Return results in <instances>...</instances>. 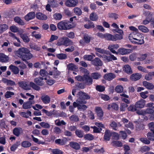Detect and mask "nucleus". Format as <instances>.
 Segmentation results:
<instances>
[{"instance_id": "1", "label": "nucleus", "mask_w": 154, "mask_h": 154, "mask_svg": "<svg viewBox=\"0 0 154 154\" xmlns=\"http://www.w3.org/2000/svg\"><path fill=\"white\" fill-rule=\"evenodd\" d=\"M57 27L60 30H68L74 27L69 22L66 21H61L57 24Z\"/></svg>"}, {"instance_id": "2", "label": "nucleus", "mask_w": 154, "mask_h": 154, "mask_svg": "<svg viewBox=\"0 0 154 154\" xmlns=\"http://www.w3.org/2000/svg\"><path fill=\"white\" fill-rule=\"evenodd\" d=\"M71 43L70 41L67 38L63 37L58 39L57 45L58 46L64 45L67 46L70 45Z\"/></svg>"}, {"instance_id": "3", "label": "nucleus", "mask_w": 154, "mask_h": 154, "mask_svg": "<svg viewBox=\"0 0 154 154\" xmlns=\"http://www.w3.org/2000/svg\"><path fill=\"white\" fill-rule=\"evenodd\" d=\"M28 49L26 48L22 47L19 48L18 50L14 52L15 55L21 59L27 53Z\"/></svg>"}, {"instance_id": "4", "label": "nucleus", "mask_w": 154, "mask_h": 154, "mask_svg": "<svg viewBox=\"0 0 154 154\" xmlns=\"http://www.w3.org/2000/svg\"><path fill=\"white\" fill-rule=\"evenodd\" d=\"M143 15L146 17V19L143 21V24L144 25H146L148 24L151 20V17L152 14L149 11H144L143 13Z\"/></svg>"}, {"instance_id": "5", "label": "nucleus", "mask_w": 154, "mask_h": 154, "mask_svg": "<svg viewBox=\"0 0 154 154\" xmlns=\"http://www.w3.org/2000/svg\"><path fill=\"white\" fill-rule=\"evenodd\" d=\"M9 36L12 38L13 41V44L17 47H20V46L21 42L19 38L17 37L15 34L9 32Z\"/></svg>"}, {"instance_id": "6", "label": "nucleus", "mask_w": 154, "mask_h": 154, "mask_svg": "<svg viewBox=\"0 0 154 154\" xmlns=\"http://www.w3.org/2000/svg\"><path fill=\"white\" fill-rule=\"evenodd\" d=\"M95 51L96 55L100 57H102V55L100 54H108V52L107 51L100 48H95Z\"/></svg>"}, {"instance_id": "7", "label": "nucleus", "mask_w": 154, "mask_h": 154, "mask_svg": "<svg viewBox=\"0 0 154 154\" xmlns=\"http://www.w3.org/2000/svg\"><path fill=\"white\" fill-rule=\"evenodd\" d=\"M78 0H67L65 3V5L68 7H75L78 3Z\"/></svg>"}, {"instance_id": "8", "label": "nucleus", "mask_w": 154, "mask_h": 154, "mask_svg": "<svg viewBox=\"0 0 154 154\" xmlns=\"http://www.w3.org/2000/svg\"><path fill=\"white\" fill-rule=\"evenodd\" d=\"M60 72L57 70L56 67H54V69L49 72L48 75H53L55 78H57L58 76L60 75Z\"/></svg>"}, {"instance_id": "9", "label": "nucleus", "mask_w": 154, "mask_h": 154, "mask_svg": "<svg viewBox=\"0 0 154 154\" xmlns=\"http://www.w3.org/2000/svg\"><path fill=\"white\" fill-rule=\"evenodd\" d=\"M131 52V50L122 48H119L118 50L117 54H119L121 55H124L128 54Z\"/></svg>"}, {"instance_id": "10", "label": "nucleus", "mask_w": 154, "mask_h": 154, "mask_svg": "<svg viewBox=\"0 0 154 154\" xmlns=\"http://www.w3.org/2000/svg\"><path fill=\"white\" fill-rule=\"evenodd\" d=\"M145 103L146 101L141 99L136 103L135 106L137 108H143L145 106Z\"/></svg>"}, {"instance_id": "11", "label": "nucleus", "mask_w": 154, "mask_h": 154, "mask_svg": "<svg viewBox=\"0 0 154 154\" xmlns=\"http://www.w3.org/2000/svg\"><path fill=\"white\" fill-rule=\"evenodd\" d=\"M119 47L118 44H111L109 45L108 47V49L113 54H117V52L115 50L117 49Z\"/></svg>"}, {"instance_id": "12", "label": "nucleus", "mask_w": 154, "mask_h": 154, "mask_svg": "<svg viewBox=\"0 0 154 154\" xmlns=\"http://www.w3.org/2000/svg\"><path fill=\"white\" fill-rule=\"evenodd\" d=\"M91 37L87 34H85L84 35L83 40H81L80 41V43L81 45H84L85 43H89L91 39Z\"/></svg>"}, {"instance_id": "13", "label": "nucleus", "mask_w": 154, "mask_h": 154, "mask_svg": "<svg viewBox=\"0 0 154 154\" xmlns=\"http://www.w3.org/2000/svg\"><path fill=\"white\" fill-rule=\"evenodd\" d=\"M78 95L79 96V99H80L82 100L89 99L90 98V96L86 93L82 91H79L78 93Z\"/></svg>"}, {"instance_id": "14", "label": "nucleus", "mask_w": 154, "mask_h": 154, "mask_svg": "<svg viewBox=\"0 0 154 154\" xmlns=\"http://www.w3.org/2000/svg\"><path fill=\"white\" fill-rule=\"evenodd\" d=\"M34 101H28L26 102H24L22 106L23 108L25 109H29L31 108L32 105L34 104Z\"/></svg>"}, {"instance_id": "15", "label": "nucleus", "mask_w": 154, "mask_h": 154, "mask_svg": "<svg viewBox=\"0 0 154 154\" xmlns=\"http://www.w3.org/2000/svg\"><path fill=\"white\" fill-rule=\"evenodd\" d=\"M18 84L20 87L25 90H29L30 89V86L26 82H19L18 83Z\"/></svg>"}, {"instance_id": "16", "label": "nucleus", "mask_w": 154, "mask_h": 154, "mask_svg": "<svg viewBox=\"0 0 154 154\" xmlns=\"http://www.w3.org/2000/svg\"><path fill=\"white\" fill-rule=\"evenodd\" d=\"M92 63L95 66H101L103 62L98 57L95 58L92 61Z\"/></svg>"}, {"instance_id": "17", "label": "nucleus", "mask_w": 154, "mask_h": 154, "mask_svg": "<svg viewBox=\"0 0 154 154\" xmlns=\"http://www.w3.org/2000/svg\"><path fill=\"white\" fill-rule=\"evenodd\" d=\"M143 85L148 90H152L154 88V85L150 82L145 81L143 82Z\"/></svg>"}, {"instance_id": "18", "label": "nucleus", "mask_w": 154, "mask_h": 154, "mask_svg": "<svg viewBox=\"0 0 154 154\" xmlns=\"http://www.w3.org/2000/svg\"><path fill=\"white\" fill-rule=\"evenodd\" d=\"M143 38V36L135 38V39L133 41L132 43L138 45H141L144 43Z\"/></svg>"}, {"instance_id": "19", "label": "nucleus", "mask_w": 154, "mask_h": 154, "mask_svg": "<svg viewBox=\"0 0 154 154\" xmlns=\"http://www.w3.org/2000/svg\"><path fill=\"white\" fill-rule=\"evenodd\" d=\"M86 103V101L84 100H82L80 99H78L76 100V102H74L73 103V106L74 108L77 107L79 106L80 104H85Z\"/></svg>"}, {"instance_id": "20", "label": "nucleus", "mask_w": 154, "mask_h": 154, "mask_svg": "<svg viewBox=\"0 0 154 154\" xmlns=\"http://www.w3.org/2000/svg\"><path fill=\"white\" fill-rule=\"evenodd\" d=\"M142 77L141 75L139 73L132 74L130 76V79L133 81H136L140 79Z\"/></svg>"}, {"instance_id": "21", "label": "nucleus", "mask_w": 154, "mask_h": 154, "mask_svg": "<svg viewBox=\"0 0 154 154\" xmlns=\"http://www.w3.org/2000/svg\"><path fill=\"white\" fill-rule=\"evenodd\" d=\"M95 112L97 113L98 119H101L103 114V111L101 108L100 107H96L95 108Z\"/></svg>"}, {"instance_id": "22", "label": "nucleus", "mask_w": 154, "mask_h": 154, "mask_svg": "<svg viewBox=\"0 0 154 154\" xmlns=\"http://www.w3.org/2000/svg\"><path fill=\"white\" fill-rule=\"evenodd\" d=\"M23 132L22 128L20 127L15 128L14 129L13 131V134L17 137H18Z\"/></svg>"}, {"instance_id": "23", "label": "nucleus", "mask_w": 154, "mask_h": 154, "mask_svg": "<svg viewBox=\"0 0 154 154\" xmlns=\"http://www.w3.org/2000/svg\"><path fill=\"white\" fill-rule=\"evenodd\" d=\"M9 60V58L8 56L2 53H0V62L7 63L8 61Z\"/></svg>"}, {"instance_id": "24", "label": "nucleus", "mask_w": 154, "mask_h": 154, "mask_svg": "<svg viewBox=\"0 0 154 154\" xmlns=\"http://www.w3.org/2000/svg\"><path fill=\"white\" fill-rule=\"evenodd\" d=\"M33 57L32 55L30 53L28 49L27 53H26V54L24 55L22 60L23 61H26L27 60L31 59Z\"/></svg>"}, {"instance_id": "25", "label": "nucleus", "mask_w": 154, "mask_h": 154, "mask_svg": "<svg viewBox=\"0 0 154 154\" xmlns=\"http://www.w3.org/2000/svg\"><path fill=\"white\" fill-rule=\"evenodd\" d=\"M41 98L43 102L45 104L49 103L51 101L50 98L47 95L42 96Z\"/></svg>"}, {"instance_id": "26", "label": "nucleus", "mask_w": 154, "mask_h": 154, "mask_svg": "<svg viewBox=\"0 0 154 154\" xmlns=\"http://www.w3.org/2000/svg\"><path fill=\"white\" fill-rule=\"evenodd\" d=\"M115 77L116 75L111 73L106 74L104 76V78L105 79L109 81L112 80Z\"/></svg>"}, {"instance_id": "27", "label": "nucleus", "mask_w": 154, "mask_h": 154, "mask_svg": "<svg viewBox=\"0 0 154 154\" xmlns=\"http://www.w3.org/2000/svg\"><path fill=\"white\" fill-rule=\"evenodd\" d=\"M35 16V14L34 12H30L25 17V20L26 21H29L33 19Z\"/></svg>"}, {"instance_id": "28", "label": "nucleus", "mask_w": 154, "mask_h": 154, "mask_svg": "<svg viewBox=\"0 0 154 154\" xmlns=\"http://www.w3.org/2000/svg\"><path fill=\"white\" fill-rule=\"evenodd\" d=\"M43 80V78L42 77H39L35 79L34 81L38 85L40 86H42L44 84Z\"/></svg>"}, {"instance_id": "29", "label": "nucleus", "mask_w": 154, "mask_h": 154, "mask_svg": "<svg viewBox=\"0 0 154 154\" xmlns=\"http://www.w3.org/2000/svg\"><path fill=\"white\" fill-rule=\"evenodd\" d=\"M9 68L14 74H17L19 72L18 68L15 66L11 65L9 66Z\"/></svg>"}, {"instance_id": "30", "label": "nucleus", "mask_w": 154, "mask_h": 154, "mask_svg": "<svg viewBox=\"0 0 154 154\" xmlns=\"http://www.w3.org/2000/svg\"><path fill=\"white\" fill-rule=\"evenodd\" d=\"M36 18L39 20H45L47 19L46 15L40 12L36 13Z\"/></svg>"}, {"instance_id": "31", "label": "nucleus", "mask_w": 154, "mask_h": 154, "mask_svg": "<svg viewBox=\"0 0 154 154\" xmlns=\"http://www.w3.org/2000/svg\"><path fill=\"white\" fill-rule=\"evenodd\" d=\"M112 133L110 131L107 130H106L104 135V139L106 141H109L110 137L112 136Z\"/></svg>"}, {"instance_id": "32", "label": "nucleus", "mask_w": 154, "mask_h": 154, "mask_svg": "<svg viewBox=\"0 0 154 154\" xmlns=\"http://www.w3.org/2000/svg\"><path fill=\"white\" fill-rule=\"evenodd\" d=\"M119 109L118 105L115 103H113L108 105L107 109L108 110H117Z\"/></svg>"}, {"instance_id": "33", "label": "nucleus", "mask_w": 154, "mask_h": 154, "mask_svg": "<svg viewBox=\"0 0 154 154\" xmlns=\"http://www.w3.org/2000/svg\"><path fill=\"white\" fill-rule=\"evenodd\" d=\"M2 81L4 83L8 85L12 86L15 85L14 82L11 80H8L6 78H3Z\"/></svg>"}, {"instance_id": "34", "label": "nucleus", "mask_w": 154, "mask_h": 154, "mask_svg": "<svg viewBox=\"0 0 154 154\" xmlns=\"http://www.w3.org/2000/svg\"><path fill=\"white\" fill-rule=\"evenodd\" d=\"M123 70L125 72L127 73H132V70L130 66L128 65H126L124 66Z\"/></svg>"}, {"instance_id": "35", "label": "nucleus", "mask_w": 154, "mask_h": 154, "mask_svg": "<svg viewBox=\"0 0 154 154\" xmlns=\"http://www.w3.org/2000/svg\"><path fill=\"white\" fill-rule=\"evenodd\" d=\"M31 137L32 138L33 141L35 143L39 144H42V145H44L45 144V143L44 141L39 140L38 138L34 137L33 135H31Z\"/></svg>"}, {"instance_id": "36", "label": "nucleus", "mask_w": 154, "mask_h": 154, "mask_svg": "<svg viewBox=\"0 0 154 154\" xmlns=\"http://www.w3.org/2000/svg\"><path fill=\"white\" fill-rule=\"evenodd\" d=\"M92 54L85 55L83 57V59L85 60L92 61L94 57H95V55L94 54Z\"/></svg>"}, {"instance_id": "37", "label": "nucleus", "mask_w": 154, "mask_h": 154, "mask_svg": "<svg viewBox=\"0 0 154 154\" xmlns=\"http://www.w3.org/2000/svg\"><path fill=\"white\" fill-rule=\"evenodd\" d=\"M8 28V26L7 24H3L0 25V33H2Z\"/></svg>"}, {"instance_id": "38", "label": "nucleus", "mask_w": 154, "mask_h": 154, "mask_svg": "<svg viewBox=\"0 0 154 154\" xmlns=\"http://www.w3.org/2000/svg\"><path fill=\"white\" fill-rule=\"evenodd\" d=\"M20 116L23 117L28 118L29 116H31V112L30 111H27L26 112H21L19 113Z\"/></svg>"}, {"instance_id": "39", "label": "nucleus", "mask_w": 154, "mask_h": 154, "mask_svg": "<svg viewBox=\"0 0 154 154\" xmlns=\"http://www.w3.org/2000/svg\"><path fill=\"white\" fill-rule=\"evenodd\" d=\"M90 20L93 21L97 20L98 18V16L95 13H91L90 15Z\"/></svg>"}, {"instance_id": "40", "label": "nucleus", "mask_w": 154, "mask_h": 154, "mask_svg": "<svg viewBox=\"0 0 154 154\" xmlns=\"http://www.w3.org/2000/svg\"><path fill=\"white\" fill-rule=\"evenodd\" d=\"M39 74L42 77H46L44 78V79L45 80H47V77L48 73L46 70L44 69H41L40 71Z\"/></svg>"}, {"instance_id": "41", "label": "nucleus", "mask_w": 154, "mask_h": 154, "mask_svg": "<svg viewBox=\"0 0 154 154\" xmlns=\"http://www.w3.org/2000/svg\"><path fill=\"white\" fill-rule=\"evenodd\" d=\"M70 146L72 148L76 149H79L80 148V145L77 143L71 142L70 143Z\"/></svg>"}, {"instance_id": "42", "label": "nucleus", "mask_w": 154, "mask_h": 154, "mask_svg": "<svg viewBox=\"0 0 154 154\" xmlns=\"http://www.w3.org/2000/svg\"><path fill=\"white\" fill-rule=\"evenodd\" d=\"M55 142L56 144L62 145L66 143V140L65 139H57L55 140Z\"/></svg>"}, {"instance_id": "43", "label": "nucleus", "mask_w": 154, "mask_h": 154, "mask_svg": "<svg viewBox=\"0 0 154 154\" xmlns=\"http://www.w3.org/2000/svg\"><path fill=\"white\" fill-rule=\"evenodd\" d=\"M138 28L140 31L143 32H147L149 31V29L144 26H138Z\"/></svg>"}, {"instance_id": "44", "label": "nucleus", "mask_w": 154, "mask_h": 154, "mask_svg": "<svg viewBox=\"0 0 154 154\" xmlns=\"http://www.w3.org/2000/svg\"><path fill=\"white\" fill-rule=\"evenodd\" d=\"M56 56L60 60L65 59L67 58L66 55L63 53L57 54Z\"/></svg>"}, {"instance_id": "45", "label": "nucleus", "mask_w": 154, "mask_h": 154, "mask_svg": "<svg viewBox=\"0 0 154 154\" xmlns=\"http://www.w3.org/2000/svg\"><path fill=\"white\" fill-rule=\"evenodd\" d=\"M68 69L69 70L76 71L78 69L77 67L73 63H70L68 66Z\"/></svg>"}, {"instance_id": "46", "label": "nucleus", "mask_w": 154, "mask_h": 154, "mask_svg": "<svg viewBox=\"0 0 154 154\" xmlns=\"http://www.w3.org/2000/svg\"><path fill=\"white\" fill-rule=\"evenodd\" d=\"M20 35L24 42H28L29 41V39L26 35L20 34Z\"/></svg>"}, {"instance_id": "47", "label": "nucleus", "mask_w": 154, "mask_h": 154, "mask_svg": "<svg viewBox=\"0 0 154 154\" xmlns=\"http://www.w3.org/2000/svg\"><path fill=\"white\" fill-rule=\"evenodd\" d=\"M74 13L78 15H80L82 14V11L81 9L78 7L75 8L73 9Z\"/></svg>"}, {"instance_id": "48", "label": "nucleus", "mask_w": 154, "mask_h": 154, "mask_svg": "<svg viewBox=\"0 0 154 154\" xmlns=\"http://www.w3.org/2000/svg\"><path fill=\"white\" fill-rule=\"evenodd\" d=\"M14 20L15 22L19 24L23 25L24 23L23 21L19 17H16L14 18Z\"/></svg>"}, {"instance_id": "49", "label": "nucleus", "mask_w": 154, "mask_h": 154, "mask_svg": "<svg viewBox=\"0 0 154 154\" xmlns=\"http://www.w3.org/2000/svg\"><path fill=\"white\" fill-rule=\"evenodd\" d=\"M21 145L23 147L27 148L30 146L31 145V144L29 141H25L21 143Z\"/></svg>"}, {"instance_id": "50", "label": "nucleus", "mask_w": 154, "mask_h": 154, "mask_svg": "<svg viewBox=\"0 0 154 154\" xmlns=\"http://www.w3.org/2000/svg\"><path fill=\"white\" fill-rule=\"evenodd\" d=\"M40 125L42 128H50V125L47 122H42L39 124Z\"/></svg>"}, {"instance_id": "51", "label": "nucleus", "mask_w": 154, "mask_h": 154, "mask_svg": "<svg viewBox=\"0 0 154 154\" xmlns=\"http://www.w3.org/2000/svg\"><path fill=\"white\" fill-rule=\"evenodd\" d=\"M91 77L94 79H97L101 77L100 74L97 72H94L91 74Z\"/></svg>"}, {"instance_id": "52", "label": "nucleus", "mask_w": 154, "mask_h": 154, "mask_svg": "<svg viewBox=\"0 0 154 154\" xmlns=\"http://www.w3.org/2000/svg\"><path fill=\"white\" fill-rule=\"evenodd\" d=\"M32 36L34 37L36 39H40L41 38V35L38 33H36L35 31H34L31 34Z\"/></svg>"}, {"instance_id": "53", "label": "nucleus", "mask_w": 154, "mask_h": 154, "mask_svg": "<svg viewBox=\"0 0 154 154\" xmlns=\"http://www.w3.org/2000/svg\"><path fill=\"white\" fill-rule=\"evenodd\" d=\"M137 32H133L131 33L129 35V40L131 42H132L134 40V38Z\"/></svg>"}, {"instance_id": "54", "label": "nucleus", "mask_w": 154, "mask_h": 154, "mask_svg": "<svg viewBox=\"0 0 154 154\" xmlns=\"http://www.w3.org/2000/svg\"><path fill=\"white\" fill-rule=\"evenodd\" d=\"M84 26L85 28L88 29L91 28H94L95 26L93 22H90L88 23L85 24Z\"/></svg>"}, {"instance_id": "55", "label": "nucleus", "mask_w": 154, "mask_h": 154, "mask_svg": "<svg viewBox=\"0 0 154 154\" xmlns=\"http://www.w3.org/2000/svg\"><path fill=\"white\" fill-rule=\"evenodd\" d=\"M10 30L12 32H17L18 31V28L15 25H12L9 27Z\"/></svg>"}, {"instance_id": "56", "label": "nucleus", "mask_w": 154, "mask_h": 154, "mask_svg": "<svg viewBox=\"0 0 154 154\" xmlns=\"http://www.w3.org/2000/svg\"><path fill=\"white\" fill-rule=\"evenodd\" d=\"M108 16L115 20L117 19L119 17L118 15L115 13H109L108 14Z\"/></svg>"}, {"instance_id": "57", "label": "nucleus", "mask_w": 154, "mask_h": 154, "mask_svg": "<svg viewBox=\"0 0 154 154\" xmlns=\"http://www.w3.org/2000/svg\"><path fill=\"white\" fill-rule=\"evenodd\" d=\"M148 92L147 91L142 92L140 93V95L142 98L145 99L148 97Z\"/></svg>"}, {"instance_id": "58", "label": "nucleus", "mask_w": 154, "mask_h": 154, "mask_svg": "<svg viewBox=\"0 0 154 154\" xmlns=\"http://www.w3.org/2000/svg\"><path fill=\"white\" fill-rule=\"evenodd\" d=\"M53 17L55 19L59 20L62 18V15L60 14L56 13L53 15Z\"/></svg>"}, {"instance_id": "59", "label": "nucleus", "mask_w": 154, "mask_h": 154, "mask_svg": "<svg viewBox=\"0 0 154 154\" xmlns=\"http://www.w3.org/2000/svg\"><path fill=\"white\" fill-rule=\"evenodd\" d=\"M152 76H153L151 72H149L145 75V79L146 80L149 81L152 79Z\"/></svg>"}, {"instance_id": "60", "label": "nucleus", "mask_w": 154, "mask_h": 154, "mask_svg": "<svg viewBox=\"0 0 154 154\" xmlns=\"http://www.w3.org/2000/svg\"><path fill=\"white\" fill-rule=\"evenodd\" d=\"M30 86L32 88L38 91L40 90V88L38 86L36 85L33 82H31L29 84Z\"/></svg>"}, {"instance_id": "61", "label": "nucleus", "mask_w": 154, "mask_h": 154, "mask_svg": "<svg viewBox=\"0 0 154 154\" xmlns=\"http://www.w3.org/2000/svg\"><path fill=\"white\" fill-rule=\"evenodd\" d=\"M48 2L50 5L52 7H54L57 6V2L54 0H48Z\"/></svg>"}, {"instance_id": "62", "label": "nucleus", "mask_w": 154, "mask_h": 154, "mask_svg": "<svg viewBox=\"0 0 154 154\" xmlns=\"http://www.w3.org/2000/svg\"><path fill=\"white\" fill-rule=\"evenodd\" d=\"M123 88L121 85H118L115 88L116 91L118 93H121L123 91Z\"/></svg>"}, {"instance_id": "63", "label": "nucleus", "mask_w": 154, "mask_h": 154, "mask_svg": "<svg viewBox=\"0 0 154 154\" xmlns=\"http://www.w3.org/2000/svg\"><path fill=\"white\" fill-rule=\"evenodd\" d=\"M14 94V92L7 91L5 95V97L6 98H8L11 97Z\"/></svg>"}, {"instance_id": "64", "label": "nucleus", "mask_w": 154, "mask_h": 154, "mask_svg": "<svg viewBox=\"0 0 154 154\" xmlns=\"http://www.w3.org/2000/svg\"><path fill=\"white\" fill-rule=\"evenodd\" d=\"M148 126L149 129L154 134V122H151L149 123Z\"/></svg>"}]
</instances>
